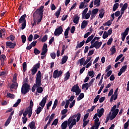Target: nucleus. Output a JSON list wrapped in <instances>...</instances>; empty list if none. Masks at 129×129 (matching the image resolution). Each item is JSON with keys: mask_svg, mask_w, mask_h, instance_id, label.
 I'll list each match as a JSON object with an SVG mask.
<instances>
[{"mask_svg": "<svg viewBox=\"0 0 129 129\" xmlns=\"http://www.w3.org/2000/svg\"><path fill=\"white\" fill-rule=\"evenodd\" d=\"M26 17L27 15L23 14L18 20L19 24H21V30L25 29L26 28L27 21L26 20Z\"/></svg>", "mask_w": 129, "mask_h": 129, "instance_id": "39448f33", "label": "nucleus"}, {"mask_svg": "<svg viewBox=\"0 0 129 129\" xmlns=\"http://www.w3.org/2000/svg\"><path fill=\"white\" fill-rule=\"evenodd\" d=\"M99 11V9H94L92 11H89V13H91V15H96L98 13V12Z\"/></svg>", "mask_w": 129, "mask_h": 129, "instance_id": "2f4dec72", "label": "nucleus"}, {"mask_svg": "<svg viewBox=\"0 0 129 129\" xmlns=\"http://www.w3.org/2000/svg\"><path fill=\"white\" fill-rule=\"evenodd\" d=\"M47 40V35H45L43 36V37H42V38L41 39V42H42V43H44V42L46 41Z\"/></svg>", "mask_w": 129, "mask_h": 129, "instance_id": "13d9d810", "label": "nucleus"}, {"mask_svg": "<svg viewBox=\"0 0 129 129\" xmlns=\"http://www.w3.org/2000/svg\"><path fill=\"white\" fill-rule=\"evenodd\" d=\"M13 110V109H9V110L6 111V113L11 112V113L10 114V115L9 116V117H8V119H7V121H6V123H5V126H7L10 124V122H11V120L12 119V116H13V114H14V111H12Z\"/></svg>", "mask_w": 129, "mask_h": 129, "instance_id": "1a4fd4ad", "label": "nucleus"}, {"mask_svg": "<svg viewBox=\"0 0 129 129\" xmlns=\"http://www.w3.org/2000/svg\"><path fill=\"white\" fill-rule=\"evenodd\" d=\"M110 51H111V53H110V55H113L114 53H115L116 50H115V46H113L110 48Z\"/></svg>", "mask_w": 129, "mask_h": 129, "instance_id": "79ce46f5", "label": "nucleus"}, {"mask_svg": "<svg viewBox=\"0 0 129 129\" xmlns=\"http://www.w3.org/2000/svg\"><path fill=\"white\" fill-rule=\"evenodd\" d=\"M66 45H62V50H61V53L60 54V50H57V53H56V55H57V57H59L60 56V54L61 55H63L64 54V51L66 50Z\"/></svg>", "mask_w": 129, "mask_h": 129, "instance_id": "aec40b11", "label": "nucleus"}, {"mask_svg": "<svg viewBox=\"0 0 129 129\" xmlns=\"http://www.w3.org/2000/svg\"><path fill=\"white\" fill-rule=\"evenodd\" d=\"M7 60V58L5 54H2L0 56V61H1V63L2 66L5 65V61Z\"/></svg>", "mask_w": 129, "mask_h": 129, "instance_id": "4be33fe9", "label": "nucleus"}, {"mask_svg": "<svg viewBox=\"0 0 129 129\" xmlns=\"http://www.w3.org/2000/svg\"><path fill=\"white\" fill-rule=\"evenodd\" d=\"M70 72L68 71V72L66 73V77H64V79H63V81L66 82L69 80L70 79Z\"/></svg>", "mask_w": 129, "mask_h": 129, "instance_id": "bb28decb", "label": "nucleus"}, {"mask_svg": "<svg viewBox=\"0 0 129 129\" xmlns=\"http://www.w3.org/2000/svg\"><path fill=\"white\" fill-rule=\"evenodd\" d=\"M87 26V21L84 20L81 23V29H85V27Z\"/></svg>", "mask_w": 129, "mask_h": 129, "instance_id": "c9c22d12", "label": "nucleus"}, {"mask_svg": "<svg viewBox=\"0 0 129 129\" xmlns=\"http://www.w3.org/2000/svg\"><path fill=\"white\" fill-rule=\"evenodd\" d=\"M104 113V109L103 108H101L100 109V110H99V111H98V115H99V118H100L102 115H103V113Z\"/></svg>", "mask_w": 129, "mask_h": 129, "instance_id": "c85d7f7f", "label": "nucleus"}, {"mask_svg": "<svg viewBox=\"0 0 129 129\" xmlns=\"http://www.w3.org/2000/svg\"><path fill=\"white\" fill-rule=\"evenodd\" d=\"M117 90L118 89H115L114 91V92H113V89H111L109 91V92L108 93V96H111L110 97V103L112 102V101L116 100L117 99Z\"/></svg>", "mask_w": 129, "mask_h": 129, "instance_id": "20e7f679", "label": "nucleus"}, {"mask_svg": "<svg viewBox=\"0 0 129 129\" xmlns=\"http://www.w3.org/2000/svg\"><path fill=\"white\" fill-rule=\"evenodd\" d=\"M92 85H89L87 83L83 84L82 85V89H85L86 90H88V88L90 87Z\"/></svg>", "mask_w": 129, "mask_h": 129, "instance_id": "c03bdc74", "label": "nucleus"}, {"mask_svg": "<svg viewBox=\"0 0 129 129\" xmlns=\"http://www.w3.org/2000/svg\"><path fill=\"white\" fill-rule=\"evenodd\" d=\"M22 70L23 73L26 72L27 71V62H24L22 63Z\"/></svg>", "mask_w": 129, "mask_h": 129, "instance_id": "4c0bfd02", "label": "nucleus"}, {"mask_svg": "<svg viewBox=\"0 0 129 129\" xmlns=\"http://www.w3.org/2000/svg\"><path fill=\"white\" fill-rule=\"evenodd\" d=\"M94 37H95V35H94L89 36V37L87 38V39L86 40V41H85V44H87L89 43V42H91V44H93L96 42V40L100 39L99 37H95V38H94Z\"/></svg>", "mask_w": 129, "mask_h": 129, "instance_id": "6e6552de", "label": "nucleus"}, {"mask_svg": "<svg viewBox=\"0 0 129 129\" xmlns=\"http://www.w3.org/2000/svg\"><path fill=\"white\" fill-rule=\"evenodd\" d=\"M28 126L30 127V128L31 129H35V121H32V122H30V123H29V125H28Z\"/></svg>", "mask_w": 129, "mask_h": 129, "instance_id": "7c9ffc66", "label": "nucleus"}, {"mask_svg": "<svg viewBox=\"0 0 129 129\" xmlns=\"http://www.w3.org/2000/svg\"><path fill=\"white\" fill-rule=\"evenodd\" d=\"M33 39V35L31 34L29 36V37H28V41H29V42H32Z\"/></svg>", "mask_w": 129, "mask_h": 129, "instance_id": "774afa93", "label": "nucleus"}, {"mask_svg": "<svg viewBox=\"0 0 129 129\" xmlns=\"http://www.w3.org/2000/svg\"><path fill=\"white\" fill-rule=\"evenodd\" d=\"M47 52V44L44 43L42 47V51L41 52V55H44Z\"/></svg>", "mask_w": 129, "mask_h": 129, "instance_id": "6ab92c4d", "label": "nucleus"}, {"mask_svg": "<svg viewBox=\"0 0 129 129\" xmlns=\"http://www.w3.org/2000/svg\"><path fill=\"white\" fill-rule=\"evenodd\" d=\"M21 40L22 41V43H26V41L27 40L26 35H21Z\"/></svg>", "mask_w": 129, "mask_h": 129, "instance_id": "de8ad7c7", "label": "nucleus"}, {"mask_svg": "<svg viewBox=\"0 0 129 129\" xmlns=\"http://www.w3.org/2000/svg\"><path fill=\"white\" fill-rule=\"evenodd\" d=\"M93 2V4H94V5H96L97 7L100 6V0H95L94 1H92Z\"/></svg>", "mask_w": 129, "mask_h": 129, "instance_id": "49530a36", "label": "nucleus"}, {"mask_svg": "<svg viewBox=\"0 0 129 129\" xmlns=\"http://www.w3.org/2000/svg\"><path fill=\"white\" fill-rule=\"evenodd\" d=\"M15 97L14 94H11L10 93H7V98H9L11 99H14Z\"/></svg>", "mask_w": 129, "mask_h": 129, "instance_id": "37998d69", "label": "nucleus"}, {"mask_svg": "<svg viewBox=\"0 0 129 129\" xmlns=\"http://www.w3.org/2000/svg\"><path fill=\"white\" fill-rule=\"evenodd\" d=\"M112 14H114V16L116 17H119L120 15H121V11H117V12H115L114 13H113Z\"/></svg>", "mask_w": 129, "mask_h": 129, "instance_id": "6e6d98bb", "label": "nucleus"}, {"mask_svg": "<svg viewBox=\"0 0 129 129\" xmlns=\"http://www.w3.org/2000/svg\"><path fill=\"white\" fill-rule=\"evenodd\" d=\"M76 122H77V121H76V119H74L73 121L71 122V124L70 125H69V128L72 129V128H73V126L74 125H76Z\"/></svg>", "mask_w": 129, "mask_h": 129, "instance_id": "e433bc0d", "label": "nucleus"}, {"mask_svg": "<svg viewBox=\"0 0 129 129\" xmlns=\"http://www.w3.org/2000/svg\"><path fill=\"white\" fill-rule=\"evenodd\" d=\"M74 99H75V96H71V97H70V99L67 100V102H73L74 101Z\"/></svg>", "mask_w": 129, "mask_h": 129, "instance_id": "bf43d9fd", "label": "nucleus"}, {"mask_svg": "<svg viewBox=\"0 0 129 129\" xmlns=\"http://www.w3.org/2000/svg\"><path fill=\"white\" fill-rule=\"evenodd\" d=\"M57 104H58V100L55 99V101L54 102V105H53V107H52V110H54L55 108H56V107L57 106Z\"/></svg>", "mask_w": 129, "mask_h": 129, "instance_id": "603ef678", "label": "nucleus"}, {"mask_svg": "<svg viewBox=\"0 0 129 129\" xmlns=\"http://www.w3.org/2000/svg\"><path fill=\"white\" fill-rule=\"evenodd\" d=\"M97 117H99V114L96 113L95 114V115H94V117L93 118L94 119H95V123L94 125H93V126H99L100 124H101L100 122H99V118Z\"/></svg>", "mask_w": 129, "mask_h": 129, "instance_id": "ddd939ff", "label": "nucleus"}, {"mask_svg": "<svg viewBox=\"0 0 129 129\" xmlns=\"http://www.w3.org/2000/svg\"><path fill=\"white\" fill-rule=\"evenodd\" d=\"M106 73H106V74L105 75V76H107V77H109L111 76L110 75H111V74L112 73V71H107V72H106Z\"/></svg>", "mask_w": 129, "mask_h": 129, "instance_id": "69168bd1", "label": "nucleus"}, {"mask_svg": "<svg viewBox=\"0 0 129 129\" xmlns=\"http://www.w3.org/2000/svg\"><path fill=\"white\" fill-rule=\"evenodd\" d=\"M36 91H37L38 93H42L43 92V88L42 87H38L36 89Z\"/></svg>", "mask_w": 129, "mask_h": 129, "instance_id": "8fccbe9b", "label": "nucleus"}, {"mask_svg": "<svg viewBox=\"0 0 129 129\" xmlns=\"http://www.w3.org/2000/svg\"><path fill=\"white\" fill-rule=\"evenodd\" d=\"M30 91V85L27 83H24L22 84L21 87V94L24 95Z\"/></svg>", "mask_w": 129, "mask_h": 129, "instance_id": "423d86ee", "label": "nucleus"}, {"mask_svg": "<svg viewBox=\"0 0 129 129\" xmlns=\"http://www.w3.org/2000/svg\"><path fill=\"white\" fill-rule=\"evenodd\" d=\"M17 87H18V84L16 82H13V84H11V86L10 87V89H17Z\"/></svg>", "mask_w": 129, "mask_h": 129, "instance_id": "72a5a7b5", "label": "nucleus"}, {"mask_svg": "<svg viewBox=\"0 0 129 129\" xmlns=\"http://www.w3.org/2000/svg\"><path fill=\"white\" fill-rule=\"evenodd\" d=\"M100 98V95H97V96H96V97L94 99V103H97V102H98V100H99Z\"/></svg>", "mask_w": 129, "mask_h": 129, "instance_id": "e2e57ef3", "label": "nucleus"}, {"mask_svg": "<svg viewBox=\"0 0 129 129\" xmlns=\"http://www.w3.org/2000/svg\"><path fill=\"white\" fill-rule=\"evenodd\" d=\"M48 96L46 95L44 96L42 100H41V101L40 103H39V105L40 106L38 107L37 109H36V114H39L40 112L42 111V109H43V107H44V106L45 105V103H46V99H47Z\"/></svg>", "mask_w": 129, "mask_h": 129, "instance_id": "7ed1b4c3", "label": "nucleus"}, {"mask_svg": "<svg viewBox=\"0 0 129 129\" xmlns=\"http://www.w3.org/2000/svg\"><path fill=\"white\" fill-rule=\"evenodd\" d=\"M111 34H108L106 31H104V34H103V36L102 38L104 39H105L108 37V36L110 35Z\"/></svg>", "mask_w": 129, "mask_h": 129, "instance_id": "ea45409f", "label": "nucleus"}, {"mask_svg": "<svg viewBox=\"0 0 129 129\" xmlns=\"http://www.w3.org/2000/svg\"><path fill=\"white\" fill-rule=\"evenodd\" d=\"M87 3L84 2L80 3V5L79 6V9H83L84 8L87 7V5H85Z\"/></svg>", "mask_w": 129, "mask_h": 129, "instance_id": "c756f323", "label": "nucleus"}, {"mask_svg": "<svg viewBox=\"0 0 129 129\" xmlns=\"http://www.w3.org/2000/svg\"><path fill=\"white\" fill-rule=\"evenodd\" d=\"M56 56H57L55 52L50 53V57H51L52 59H55V58H56Z\"/></svg>", "mask_w": 129, "mask_h": 129, "instance_id": "680f3d73", "label": "nucleus"}, {"mask_svg": "<svg viewBox=\"0 0 129 129\" xmlns=\"http://www.w3.org/2000/svg\"><path fill=\"white\" fill-rule=\"evenodd\" d=\"M32 109H26L25 111H24V112L22 114L23 115V117H26L27 115L29 116V118H30L31 116H32Z\"/></svg>", "mask_w": 129, "mask_h": 129, "instance_id": "9d476101", "label": "nucleus"}, {"mask_svg": "<svg viewBox=\"0 0 129 129\" xmlns=\"http://www.w3.org/2000/svg\"><path fill=\"white\" fill-rule=\"evenodd\" d=\"M91 45L97 46V47H101L102 45V42L99 41H96V42L93 43Z\"/></svg>", "mask_w": 129, "mask_h": 129, "instance_id": "393cba45", "label": "nucleus"}, {"mask_svg": "<svg viewBox=\"0 0 129 129\" xmlns=\"http://www.w3.org/2000/svg\"><path fill=\"white\" fill-rule=\"evenodd\" d=\"M79 62H80V66H82L83 64V62H85V59L84 57H82V58L79 59Z\"/></svg>", "mask_w": 129, "mask_h": 129, "instance_id": "0e129e2a", "label": "nucleus"}, {"mask_svg": "<svg viewBox=\"0 0 129 129\" xmlns=\"http://www.w3.org/2000/svg\"><path fill=\"white\" fill-rule=\"evenodd\" d=\"M58 124V119H55L54 121H53V123H52V125H57Z\"/></svg>", "mask_w": 129, "mask_h": 129, "instance_id": "338daca9", "label": "nucleus"}, {"mask_svg": "<svg viewBox=\"0 0 129 129\" xmlns=\"http://www.w3.org/2000/svg\"><path fill=\"white\" fill-rule=\"evenodd\" d=\"M83 98H84V94L83 93H81L80 95L77 98V101H80L81 99H83Z\"/></svg>", "mask_w": 129, "mask_h": 129, "instance_id": "a19ab883", "label": "nucleus"}, {"mask_svg": "<svg viewBox=\"0 0 129 129\" xmlns=\"http://www.w3.org/2000/svg\"><path fill=\"white\" fill-rule=\"evenodd\" d=\"M71 91L72 92H81V90L79 89V86H78V84H76V85H74V86L72 87Z\"/></svg>", "mask_w": 129, "mask_h": 129, "instance_id": "dca6fc26", "label": "nucleus"}, {"mask_svg": "<svg viewBox=\"0 0 129 129\" xmlns=\"http://www.w3.org/2000/svg\"><path fill=\"white\" fill-rule=\"evenodd\" d=\"M62 32L63 29H62V26H59V27L55 29V31L54 32V35L56 36H58L61 35V34H62Z\"/></svg>", "mask_w": 129, "mask_h": 129, "instance_id": "f8f14e48", "label": "nucleus"}, {"mask_svg": "<svg viewBox=\"0 0 129 129\" xmlns=\"http://www.w3.org/2000/svg\"><path fill=\"white\" fill-rule=\"evenodd\" d=\"M112 113L111 114V116H110V120H112V119H114L116 115H117V113L119 112V109H116L114 111H112Z\"/></svg>", "mask_w": 129, "mask_h": 129, "instance_id": "a211bd4d", "label": "nucleus"}, {"mask_svg": "<svg viewBox=\"0 0 129 129\" xmlns=\"http://www.w3.org/2000/svg\"><path fill=\"white\" fill-rule=\"evenodd\" d=\"M81 117V114L79 113H78L70 117V118H69V120H68L67 121H69V124H70L71 123V122H72V121L74 120V119H75V118H77V119H76V121H77V122H78L80 120Z\"/></svg>", "mask_w": 129, "mask_h": 129, "instance_id": "0eeeda50", "label": "nucleus"}, {"mask_svg": "<svg viewBox=\"0 0 129 129\" xmlns=\"http://www.w3.org/2000/svg\"><path fill=\"white\" fill-rule=\"evenodd\" d=\"M5 30L2 29L0 31V37L3 38V36H5Z\"/></svg>", "mask_w": 129, "mask_h": 129, "instance_id": "052dcab7", "label": "nucleus"}, {"mask_svg": "<svg viewBox=\"0 0 129 129\" xmlns=\"http://www.w3.org/2000/svg\"><path fill=\"white\" fill-rule=\"evenodd\" d=\"M61 12V7H59V9L56 12H55V16L58 18L60 15V12Z\"/></svg>", "mask_w": 129, "mask_h": 129, "instance_id": "a18cd8bd", "label": "nucleus"}, {"mask_svg": "<svg viewBox=\"0 0 129 129\" xmlns=\"http://www.w3.org/2000/svg\"><path fill=\"white\" fill-rule=\"evenodd\" d=\"M72 123H69V121H64L61 124V129H67L68 125H70Z\"/></svg>", "mask_w": 129, "mask_h": 129, "instance_id": "f3484780", "label": "nucleus"}, {"mask_svg": "<svg viewBox=\"0 0 129 129\" xmlns=\"http://www.w3.org/2000/svg\"><path fill=\"white\" fill-rule=\"evenodd\" d=\"M52 101H50L46 104V109L48 110L49 108V107H51L52 106Z\"/></svg>", "mask_w": 129, "mask_h": 129, "instance_id": "4d7b16f0", "label": "nucleus"}, {"mask_svg": "<svg viewBox=\"0 0 129 129\" xmlns=\"http://www.w3.org/2000/svg\"><path fill=\"white\" fill-rule=\"evenodd\" d=\"M84 43H85V41L84 40L82 41V42H80V43L77 44L76 46V49H78L79 48L82 47L83 45H84Z\"/></svg>", "mask_w": 129, "mask_h": 129, "instance_id": "cd10ccee", "label": "nucleus"}, {"mask_svg": "<svg viewBox=\"0 0 129 129\" xmlns=\"http://www.w3.org/2000/svg\"><path fill=\"white\" fill-rule=\"evenodd\" d=\"M34 54H35L36 55H39L40 54V50L37 48H34Z\"/></svg>", "mask_w": 129, "mask_h": 129, "instance_id": "3c124183", "label": "nucleus"}, {"mask_svg": "<svg viewBox=\"0 0 129 129\" xmlns=\"http://www.w3.org/2000/svg\"><path fill=\"white\" fill-rule=\"evenodd\" d=\"M128 7V4L127 3L124 4L123 6L122 7V8H121V13L122 14H124V12L126 9H127V7Z\"/></svg>", "mask_w": 129, "mask_h": 129, "instance_id": "5701e85b", "label": "nucleus"}, {"mask_svg": "<svg viewBox=\"0 0 129 129\" xmlns=\"http://www.w3.org/2000/svg\"><path fill=\"white\" fill-rule=\"evenodd\" d=\"M21 101V99H18V100H17V101L16 102V103H15V104H14V105H13V107H17V106H18V105H19Z\"/></svg>", "mask_w": 129, "mask_h": 129, "instance_id": "864d4df0", "label": "nucleus"}, {"mask_svg": "<svg viewBox=\"0 0 129 129\" xmlns=\"http://www.w3.org/2000/svg\"><path fill=\"white\" fill-rule=\"evenodd\" d=\"M69 58V57L68 56H64L63 57H62V59H61V64H63L67 62V61H68V59Z\"/></svg>", "mask_w": 129, "mask_h": 129, "instance_id": "a878e982", "label": "nucleus"}, {"mask_svg": "<svg viewBox=\"0 0 129 129\" xmlns=\"http://www.w3.org/2000/svg\"><path fill=\"white\" fill-rule=\"evenodd\" d=\"M6 46H7V47H9L10 49H14V47L16 46V43H12V42L7 41V42H6Z\"/></svg>", "mask_w": 129, "mask_h": 129, "instance_id": "4468645a", "label": "nucleus"}, {"mask_svg": "<svg viewBox=\"0 0 129 129\" xmlns=\"http://www.w3.org/2000/svg\"><path fill=\"white\" fill-rule=\"evenodd\" d=\"M80 19V17L79 16H76L75 17V18H74L73 22L74 23V24H78Z\"/></svg>", "mask_w": 129, "mask_h": 129, "instance_id": "b1692460", "label": "nucleus"}, {"mask_svg": "<svg viewBox=\"0 0 129 129\" xmlns=\"http://www.w3.org/2000/svg\"><path fill=\"white\" fill-rule=\"evenodd\" d=\"M126 69H127V65H125L122 67V68H121V69H120V72H119V73H118V76H121L122 74L125 72Z\"/></svg>", "mask_w": 129, "mask_h": 129, "instance_id": "412c9836", "label": "nucleus"}, {"mask_svg": "<svg viewBox=\"0 0 129 129\" xmlns=\"http://www.w3.org/2000/svg\"><path fill=\"white\" fill-rule=\"evenodd\" d=\"M43 6H40V8L37 10H36L33 14V18H34V20H35L36 17L39 18V19L37 20V22H36L37 23V25L39 24L42 20V17L43 16Z\"/></svg>", "mask_w": 129, "mask_h": 129, "instance_id": "f03ea898", "label": "nucleus"}, {"mask_svg": "<svg viewBox=\"0 0 129 129\" xmlns=\"http://www.w3.org/2000/svg\"><path fill=\"white\" fill-rule=\"evenodd\" d=\"M39 67H40V64H35L33 67V69L31 70L32 75L36 74V80L35 81V84L32 87V92H34L35 90L38 88H42L40 87L42 85V84H41V72L40 71L37 72Z\"/></svg>", "mask_w": 129, "mask_h": 129, "instance_id": "f257e3e1", "label": "nucleus"}, {"mask_svg": "<svg viewBox=\"0 0 129 129\" xmlns=\"http://www.w3.org/2000/svg\"><path fill=\"white\" fill-rule=\"evenodd\" d=\"M88 122H89V120H83V125H82V127H85V126L87 125V124H88Z\"/></svg>", "mask_w": 129, "mask_h": 129, "instance_id": "5fc2aeb1", "label": "nucleus"}, {"mask_svg": "<svg viewBox=\"0 0 129 129\" xmlns=\"http://www.w3.org/2000/svg\"><path fill=\"white\" fill-rule=\"evenodd\" d=\"M63 74V72L62 71H58V70H55L54 71V73H53V78L55 79L61 77Z\"/></svg>", "mask_w": 129, "mask_h": 129, "instance_id": "9b49d317", "label": "nucleus"}, {"mask_svg": "<svg viewBox=\"0 0 129 129\" xmlns=\"http://www.w3.org/2000/svg\"><path fill=\"white\" fill-rule=\"evenodd\" d=\"M69 31H70V27H68L64 31V37L66 39L69 38Z\"/></svg>", "mask_w": 129, "mask_h": 129, "instance_id": "473e14b6", "label": "nucleus"}, {"mask_svg": "<svg viewBox=\"0 0 129 129\" xmlns=\"http://www.w3.org/2000/svg\"><path fill=\"white\" fill-rule=\"evenodd\" d=\"M33 106H34V103H33V101L31 100L30 101V106L27 108V109H32Z\"/></svg>", "mask_w": 129, "mask_h": 129, "instance_id": "09e8293b", "label": "nucleus"}, {"mask_svg": "<svg viewBox=\"0 0 129 129\" xmlns=\"http://www.w3.org/2000/svg\"><path fill=\"white\" fill-rule=\"evenodd\" d=\"M128 31H129V27H127L126 28V29H125V31H124V32L121 34V36H122V37H121L122 41H124V40H125V38L126 37V36L128 35Z\"/></svg>", "mask_w": 129, "mask_h": 129, "instance_id": "2eb2a0df", "label": "nucleus"}, {"mask_svg": "<svg viewBox=\"0 0 129 129\" xmlns=\"http://www.w3.org/2000/svg\"><path fill=\"white\" fill-rule=\"evenodd\" d=\"M104 16V10L101 9L100 10V14H99V17L100 18H103V17Z\"/></svg>", "mask_w": 129, "mask_h": 129, "instance_id": "58836bf2", "label": "nucleus"}, {"mask_svg": "<svg viewBox=\"0 0 129 129\" xmlns=\"http://www.w3.org/2000/svg\"><path fill=\"white\" fill-rule=\"evenodd\" d=\"M117 8H119V3H115L113 5V7H112V12H115Z\"/></svg>", "mask_w": 129, "mask_h": 129, "instance_id": "f704fd0d", "label": "nucleus"}]
</instances>
